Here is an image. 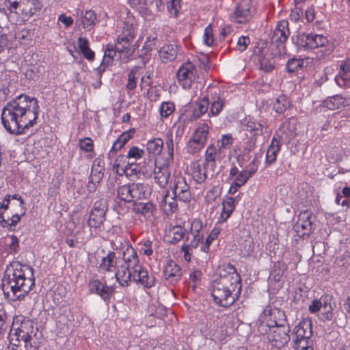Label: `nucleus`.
<instances>
[{
  "mask_svg": "<svg viewBox=\"0 0 350 350\" xmlns=\"http://www.w3.org/2000/svg\"><path fill=\"white\" fill-rule=\"evenodd\" d=\"M39 105L34 97L21 94L7 103L1 113L4 128L9 133L20 135L33 126L38 117Z\"/></svg>",
  "mask_w": 350,
  "mask_h": 350,
  "instance_id": "nucleus-1",
  "label": "nucleus"
},
{
  "mask_svg": "<svg viewBox=\"0 0 350 350\" xmlns=\"http://www.w3.org/2000/svg\"><path fill=\"white\" fill-rule=\"evenodd\" d=\"M35 286L33 269L27 264L13 261L6 267L2 278V290L11 300L22 301Z\"/></svg>",
  "mask_w": 350,
  "mask_h": 350,
  "instance_id": "nucleus-2",
  "label": "nucleus"
},
{
  "mask_svg": "<svg viewBox=\"0 0 350 350\" xmlns=\"http://www.w3.org/2000/svg\"><path fill=\"white\" fill-rule=\"evenodd\" d=\"M10 329L8 334L10 350H36V345L33 342L38 329L34 327L31 321H23L20 326Z\"/></svg>",
  "mask_w": 350,
  "mask_h": 350,
  "instance_id": "nucleus-3",
  "label": "nucleus"
},
{
  "mask_svg": "<svg viewBox=\"0 0 350 350\" xmlns=\"http://www.w3.org/2000/svg\"><path fill=\"white\" fill-rule=\"evenodd\" d=\"M241 289V284H230L226 279L218 280L215 281L212 285L211 295L215 304L227 308L238 299Z\"/></svg>",
  "mask_w": 350,
  "mask_h": 350,
  "instance_id": "nucleus-4",
  "label": "nucleus"
},
{
  "mask_svg": "<svg viewBox=\"0 0 350 350\" xmlns=\"http://www.w3.org/2000/svg\"><path fill=\"white\" fill-rule=\"evenodd\" d=\"M150 193L149 185L141 183L125 184L118 189V197L126 202L147 198Z\"/></svg>",
  "mask_w": 350,
  "mask_h": 350,
  "instance_id": "nucleus-5",
  "label": "nucleus"
},
{
  "mask_svg": "<svg viewBox=\"0 0 350 350\" xmlns=\"http://www.w3.org/2000/svg\"><path fill=\"white\" fill-rule=\"evenodd\" d=\"M260 332L265 335L272 347L277 349L283 347L290 340L289 325L264 328V329H260Z\"/></svg>",
  "mask_w": 350,
  "mask_h": 350,
  "instance_id": "nucleus-6",
  "label": "nucleus"
},
{
  "mask_svg": "<svg viewBox=\"0 0 350 350\" xmlns=\"http://www.w3.org/2000/svg\"><path fill=\"white\" fill-rule=\"evenodd\" d=\"M108 210V201L101 198L94 202L88 219V225L91 228L99 227L106 219Z\"/></svg>",
  "mask_w": 350,
  "mask_h": 350,
  "instance_id": "nucleus-7",
  "label": "nucleus"
},
{
  "mask_svg": "<svg viewBox=\"0 0 350 350\" xmlns=\"http://www.w3.org/2000/svg\"><path fill=\"white\" fill-rule=\"evenodd\" d=\"M264 314L266 323H262L259 326V332H260V329H264V328H271L273 326L288 325L285 313L278 308L265 309Z\"/></svg>",
  "mask_w": 350,
  "mask_h": 350,
  "instance_id": "nucleus-8",
  "label": "nucleus"
},
{
  "mask_svg": "<svg viewBox=\"0 0 350 350\" xmlns=\"http://www.w3.org/2000/svg\"><path fill=\"white\" fill-rule=\"evenodd\" d=\"M290 35L288 21L282 20L279 21L273 32L271 41L272 44H275L278 48L285 49V42Z\"/></svg>",
  "mask_w": 350,
  "mask_h": 350,
  "instance_id": "nucleus-9",
  "label": "nucleus"
},
{
  "mask_svg": "<svg viewBox=\"0 0 350 350\" xmlns=\"http://www.w3.org/2000/svg\"><path fill=\"white\" fill-rule=\"evenodd\" d=\"M196 69L190 62L183 64L177 72V79L184 89H190L195 79Z\"/></svg>",
  "mask_w": 350,
  "mask_h": 350,
  "instance_id": "nucleus-10",
  "label": "nucleus"
},
{
  "mask_svg": "<svg viewBox=\"0 0 350 350\" xmlns=\"http://www.w3.org/2000/svg\"><path fill=\"white\" fill-rule=\"evenodd\" d=\"M331 301L332 297L330 296H322L319 299L312 300L308 310L310 313H316L321 310L324 319L325 320H331L333 317V308Z\"/></svg>",
  "mask_w": 350,
  "mask_h": 350,
  "instance_id": "nucleus-11",
  "label": "nucleus"
},
{
  "mask_svg": "<svg viewBox=\"0 0 350 350\" xmlns=\"http://www.w3.org/2000/svg\"><path fill=\"white\" fill-rule=\"evenodd\" d=\"M173 194L180 201L189 202L191 199L190 187L187 183L185 178L176 176L173 180Z\"/></svg>",
  "mask_w": 350,
  "mask_h": 350,
  "instance_id": "nucleus-12",
  "label": "nucleus"
},
{
  "mask_svg": "<svg viewBox=\"0 0 350 350\" xmlns=\"http://www.w3.org/2000/svg\"><path fill=\"white\" fill-rule=\"evenodd\" d=\"M254 10L251 0H241L237 5L234 13V21L237 23L248 22L252 18Z\"/></svg>",
  "mask_w": 350,
  "mask_h": 350,
  "instance_id": "nucleus-13",
  "label": "nucleus"
},
{
  "mask_svg": "<svg viewBox=\"0 0 350 350\" xmlns=\"http://www.w3.org/2000/svg\"><path fill=\"white\" fill-rule=\"evenodd\" d=\"M202 222L199 219H195L190 227L189 234L187 237V241H189V244L183 245V249H187L188 247L196 248L198 247L200 241L203 239Z\"/></svg>",
  "mask_w": 350,
  "mask_h": 350,
  "instance_id": "nucleus-14",
  "label": "nucleus"
},
{
  "mask_svg": "<svg viewBox=\"0 0 350 350\" xmlns=\"http://www.w3.org/2000/svg\"><path fill=\"white\" fill-rule=\"evenodd\" d=\"M209 96L210 111L208 116H218L224 106V100L220 96V90L216 87L208 88Z\"/></svg>",
  "mask_w": 350,
  "mask_h": 350,
  "instance_id": "nucleus-15",
  "label": "nucleus"
},
{
  "mask_svg": "<svg viewBox=\"0 0 350 350\" xmlns=\"http://www.w3.org/2000/svg\"><path fill=\"white\" fill-rule=\"evenodd\" d=\"M312 336V323L310 319H304L296 325L292 332L293 340L309 339Z\"/></svg>",
  "mask_w": 350,
  "mask_h": 350,
  "instance_id": "nucleus-16",
  "label": "nucleus"
},
{
  "mask_svg": "<svg viewBox=\"0 0 350 350\" xmlns=\"http://www.w3.org/2000/svg\"><path fill=\"white\" fill-rule=\"evenodd\" d=\"M133 281L141 284L144 287L150 288L155 285L156 278L154 275H150L146 268L142 265L139 269L133 271Z\"/></svg>",
  "mask_w": 350,
  "mask_h": 350,
  "instance_id": "nucleus-17",
  "label": "nucleus"
},
{
  "mask_svg": "<svg viewBox=\"0 0 350 350\" xmlns=\"http://www.w3.org/2000/svg\"><path fill=\"white\" fill-rule=\"evenodd\" d=\"M163 275L167 281L174 284L180 280L182 271L174 260H169L163 267Z\"/></svg>",
  "mask_w": 350,
  "mask_h": 350,
  "instance_id": "nucleus-18",
  "label": "nucleus"
},
{
  "mask_svg": "<svg viewBox=\"0 0 350 350\" xmlns=\"http://www.w3.org/2000/svg\"><path fill=\"white\" fill-rule=\"evenodd\" d=\"M219 280L226 279L230 284H241V278L239 273H237L235 267L230 263L224 264L219 267Z\"/></svg>",
  "mask_w": 350,
  "mask_h": 350,
  "instance_id": "nucleus-19",
  "label": "nucleus"
},
{
  "mask_svg": "<svg viewBox=\"0 0 350 350\" xmlns=\"http://www.w3.org/2000/svg\"><path fill=\"white\" fill-rule=\"evenodd\" d=\"M225 157V152L221 151L213 143H211L206 148L204 154L206 165H211V167L216 165L217 161H221Z\"/></svg>",
  "mask_w": 350,
  "mask_h": 350,
  "instance_id": "nucleus-20",
  "label": "nucleus"
},
{
  "mask_svg": "<svg viewBox=\"0 0 350 350\" xmlns=\"http://www.w3.org/2000/svg\"><path fill=\"white\" fill-rule=\"evenodd\" d=\"M154 165V180L160 187L163 188L167 185L170 177L169 166L165 164L158 165L156 163Z\"/></svg>",
  "mask_w": 350,
  "mask_h": 350,
  "instance_id": "nucleus-21",
  "label": "nucleus"
},
{
  "mask_svg": "<svg viewBox=\"0 0 350 350\" xmlns=\"http://www.w3.org/2000/svg\"><path fill=\"white\" fill-rule=\"evenodd\" d=\"M122 260L125 266L131 268L133 271L139 269L140 265L137 253L130 245H128L122 253Z\"/></svg>",
  "mask_w": 350,
  "mask_h": 350,
  "instance_id": "nucleus-22",
  "label": "nucleus"
},
{
  "mask_svg": "<svg viewBox=\"0 0 350 350\" xmlns=\"http://www.w3.org/2000/svg\"><path fill=\"white\" fill-rule=\"evenodd\" d=\"M133 274L131 268H129L125 265H121L117 267L115 276L116 280L122 286H128L132 280H133Z\"/></svg>",
  "mask_w": 350,
  "mask_h": 350,
  "instance_id": "nucleus-23",
  "label": "nucleus"
},
{
  "mask_svg": "<svg viewBox=\"0 0 350 350\" xmlns=\"http://www.w3.org/2000/svg\"><path fill=\"white\" fill-rule=\"evenodd\" d=\"M208 165H201L198 161L192 162L191 164V176L197 184H202L207 179Z\"/></svg>",
  "mask_w": 350,
  "mask_h": 350,
  "instance_id": "nucleus-24",
  "label": "nucleus"
},
{
  "mask_svg": "<svg viewBox=\"0 0 350 350\" xmlns=\"http://www.w3.org/2000/svg\"><path fill=\"white\" fill-rule=\"evenodd\" d=\"M350 105V98L335 95L327 97L323 103V106L329 110H335Z\"/></svg>",
  "mask_w": 350,
  "mask_h": 350,
  "instance_id": "nucleus-25",
  "label": "nucleus"
},
{
  "mask_svg": "<svg viewBox=\"0 0 350 350\" xmlns=\"http://www.w3.org/2000/svg\"><path fill=\"white\" fill-rule=\"evenodd\" d=\"M132 210L135 214L141 215L146 219L152 217L157 211L156 206L150 202H135Z\"/></svg>",
  "mask_w": 350,
  "mask_h": 350,
  "instance_id": "nucleus-26",
  "label": "nucleus"
},
{
  "mask_svg": "<svg viewBox=\"0 0 350 350\" xmlns=\"http://www.w3.org/2000/svg\"><path fill=\"white\" fill-rule=\"evenodd\" d=\"M178 46L176 44H165L159 51V55L163 63L174 61L178 55Z\"/></svg>",
  "mask_w": 350,
  "mask_h": 350,
  "instance_id": "nucleus-27",
  "label": "nucleus"
},
{
  "mask_svg": "<svg viewBox=\"0 0 350 350\" xmlns=\"http://www.w3.org/2000/svg\"><path fill=\"white\" fill-rule=\"evenodd\" d=\"M113 168L116 169L117 172H118L119 170H122L126 176H131L132 174L129 173V170L135 174L138 172V166L135 163H126V157L123 155H120L116 159Z\"/></svg>",
  "mask_w": 350,
  "mask_h": 350,
  "instance_id": "nucleus-28",
  "label": "nucleus"
},
{
  "mask_svg": "<svg viewBox=\"0 0 350 350\" xmlns=\"http://www.w3.org/2000/svg\"><path fill=\"white\" fill-rule=\"evenodd\" d=\"M177 200L174 197L169 196V191H167L161 201L160 206L161 209L167 215L173 214L178 208Z\"/></svg>",
  "mask_w": 350,
  "mask_h": 350,
  "instance_id": "nucleus-29",
  "label": "nucleus"
},
{
  "mask_svg": "<svg viewBox=\"0 0 350 350\" xmlns=\"http://www.w3.org/2000/svg\"><path fill=\"white\" fill-rule=\"evenodd\" d=\"M42 8V4L39 0H24L21 12L29 18L40 12Z\"/></svg>",
  "mask_w": 350,
  "mask_h": 350,
  "instance_id": "nucleus-30",
  "label": "nucleus"
},
{
  "mask_svg": "<svg viewBox=\"0 0 350 350\" xmlns=\"http://www.w3.org/2000/svg\"><path fill=\"white\" fill-rule=\"evenodd\" d=\"M238 200L232 197H226L222 202V211L220 214V219L226 221L234 211Z\"/></svg>",
  "mask_w": 350,
  "mask_h": 350,
  "instance_id": "nucleus-31",
  "label": "nucleus"
},
{
  "mask_svg": "<svg viewBox=\"0 0 350 350\" xmlns=\"http://www.w3.org/2000/svg\"><path fill=\"white\" fill-rule=\"evenodd\" d=\"M117 260L118 258L116 253L110 251L105 256L102 258L99 269L104 271L111 272L117 267Z\"/></svg>",
  "mask_w": 350,
  "mask_h": 350,
  "instance_id": "nucleus-32",
  "label": "nucleus"
},
{
  "mask_svg": "<svg viewBox=\"0 0 350 350\" xmlns=\"http://www.w3.org/2000/svg\"><path fill=\"white\" fill-rule=\"evenodd\" d=\"M134 130H129L120 135L113 142L109 152V157H113L116 153L120 150L131 138H132Z\"/></svg>",
  "mask_w": 350,
  "mask_h": 350,
  "instance_id": "nucleus-33",
  "label": "nucleus"
},
{
  "mask_svg": "<svg viewBox=\"0 0 350 350\" xmlns=\"http://www.w3.org/2000/svg\"><path fill=\"white\" fill-rule=\"evenodd\" d=\"M131 5L134 7H139L142 9L154 8L160 11L164 9L163 0H129Z\"/></svg>",
  "mask_w": 350,
  "mask_h": 350,
  "instance_id": "nucleus-34",
  "label": "nucleus"
},
{
  "mask_svg": "<svg viewBox=\"0 0 350 350\" xmlns=\"http://www.w3.org/2000/svg\"><path fill=\"white\" fill-rule=\"evenodd\" d=\"M209 106V96H204L203 98L198 99L196 103L195 107L193 109L192 120H197L202 115L208 111Z\"/></svg>",
  "mask_w": 350,
  "mask_h": 350,
  "instance_id": "nucleus-35",
  "label": "nucleus"
},
{
  "mask_svg": "<svg viewBox=\"0 0 350 350\" xmlns=\"http://www.w3.org/2000/svg\"><path fill=\"white\" fill-rule=\"evenodd\" d=\"M280 142L276 137H273L267 150L266 163L267 164L271 165L275 161L278 153L280 150Z\"/></svg>",
  "mask_w": 350,
  "mask_h": 350,
  "instance_id": "nucleus-36",
  "label": "nucleus"
},
{
  "mask_svg": "<svg viewBox=\"0 0 350 350\" xmlns=\"http://www.w3.org/2000/svg\"><path fill=\"white\" fill-rule=\"evenodd\" d=\"M135 26L134 17L128 15L123 23L122 31L120 35L131 39H134Z\"/></svg>",
  "mask_w": 350,
  "mask_h": 350,
  "instance_id": "nucleus-37",
  "label": "nucleus"
},
{
  "mask_svg": "<svg viewBox=\"0 0 350 350\" xmlns=\"http://www.w3.org/2000/svg\"><path fill=\"white\" fill-rule=\"evenodd\" d=\"M250 178L245 173V171L241 170L240 173L234 178L230 187L228 190V193L234 194L239 188L243 186Z\"/></svg>",
  "mask_w": 350,
  "mask_h": 350,
  "instance_id": "nucleus-38",
  "label": "nucleus"
},
{
  "mask_svg": "<svg viewBox=\"0 0 350 350\" xmlns=\"http://www.w3.org/2000/svg\"><path fill=\"white\" fill-rule=\"evenodd\" d=\"M209 129L210 127L206 123H202L196 129L191 137L205 146L209 133Z\"/></svg>",
  "mask_w": 350,
  "mask_h": 350,
  "instance_id": "nucleus-39",
  "label": "nucleus"
},
{
  "mask_svg": "<svg viewBox=\"0 0 350 350\" xmlns=\"http://www.w3.org/2000/svg\"><path fill=\"white\" fill-rule=\"evenodd\" d=\"M292 41L299 48L312 49L310 44V42L312 41L311 33H306L304 32H298V33L296 36V38L292 37Z\"/></svg>",
  "mask_w": 350,
  "mask_h": 350,
  "instance_id": "nucleus-40",
  "label": "nucleus"
},
{
  "mask_svg": "<svg viewBox=\"0 0 350 350\" xmlns=\"http://www.w3.org/2000/svg\"><path fill=\"white\" fill-rule=\"evenodd\" d=\"M81 21L83 28L91 30L96 25V14L94 11L89 10L81 13Z\"/></svg>",
  "mask_w": 350,
  "mask_h": 350,
  "instance_id": "nucleus-41",
  "label": "nucleus"
},
{
  "mask_svg": "<svg viewBox=\"0 0 350 350\" xmlns=\"http://www.w3.org/2000/svg\"><path fill=\"white\" fill-rule=\"evenodd\" d=\"M133 39L119 35L117 38V42L113 47L119 53H129L130 51V45Z\"/></svg>",
  "mask_w": 350,
  "mask_h": 350,
  "instance_id": "nucleus-42",
  "label": "nucleus"
},
{
  "mask_svg": "<svg viewBox=\"0 0 350 350\" xmlns=\"http://www.w3.org/2000/svg\"><path fill=\"white\" fill-rule=\"evenodd\" d=\"M146 146L147 150L150 154L159 155L163 150V142L161 138H155L148 141Z\"/></svg>",
  "mask_w": 350,
  "mask_h": 350,
  "instance_id": "nucleus-43",
  "label": "nucleus"
},
{
  "mask_svg": "<svg viewBox=\"0 0 350 350\" xmlns=\"http://www.w3.org/2000/svg\"><path fill=\"white\" fill-rule=\"evenodd\" d=\"M291 106L288 98L284 96H279L273 103V109L279 113H284Z\"/></svg>",
  "mask_w": 350,
  "mask_h": 350,
  "instance_id": "nucleus-44",
  "label": "nucleus"
},
{
  "mask_svg": "<svg viewBox=\"0 0 350 350\" xmlns=\"http://www.w3.org/2000/svg\"><path fill=\"white\" fill-rule=\"evenodd\" d=\"M97 161H95L94 165L92 166V172L90 176V183L94 184H98L103 178V168L100 165V161H98L97 165L98 168L96 167L95 163Z\"/></svg>",
  "mask_w": 350,
  "mask_h": 350,
  "instance_id": "nucleus-45",
  "label": "nucleus"
},
{
  "mask_svg": "<svg viewBox=\"0 0 350 350\" xmlns=\"http://www.w3.org/2000/svg\"><path fill=\"white\" fill-rule=\"evenodd\" d=\"M234 138L232 134H224L217 141V146L221 151L230 149L233 144Z\"/></svg>",
  "mask_w": 350,
  "mask_h": 350,
  "instance_id": "nucleus-46",
  "label": "nucleus"
},
{
  "mask_svg": "<svg viewBox=\"0 0 350 350\" xmlns=\"http://www.w3.org/2000/svg\"><path fill=\"white\" fill-rule=\"evenodd\" d=\"M293 228L297 235L304 239L308 238L314 230V226H310V227H308V226H305L297 222H296Z\"/></svg>",
  "mask_w": 350,
  "mask_h": 350,
  "instance_id": "nucleus-47",
  "label": "nucleus"
},
{
  "mask_svg": "<svg viewBox=\"0 0 350 350\" xmlns=\"http://www.w3.org/2000/svg\"><path fill=\"white\" fill-rule=\"evenodd\" d=\"M311 40L310 44L312 49L319 47H325L326 44L328 43L327 38L320 34L311 33Z\"/></svg>",
  "mask_w": 350,
  "mask_h": 350,
  "instance_id": "nucleus-48",
  "label": "nucleus"
},
{
  "mask_svg": "<svg viewBox=\"0 0 350 350\" xmlns=\"http://www.w3.org/2000/svg\"><path fill=\"white\" fill-rule=\"evenodd\" d=\"M295 350H313V341L311 338L293 340Z\"/></svg>",
  "mask_w": 350,
  "mask_h": 350,
  "instance_id": "nucleus-49",
  "label": "nucleus"
},
{
  "mask_svg": "<svg viewBox=\"0 0 350 350\" xmlns=\"http://www.w3.org/2000/svg\"><path fill=\"white\" fill-rule=\"evenodd\" d=\"M261 156L262 153L256 154L254 159L247 165L245 169L243 170L250 178H252L257 172L259 165L258 158Z\"/></svg>",
  "mask_w": 350,
  "mask_h": 350,
  "instance_id": "nucleus-50",
  "label": "nucleus"
},
{
  "mask_svg": "<svg viewBox=\"0 0 350 350\" xmlns=\"http://www.w3.org/2000/svg\"><path fill=\"white\" fill-rule=\"evenodd\" d=\"M185 230L180 226H174L170 232L172 234V239L169 241L172 244H176L183 239L185 234Z\"/></svg>",
  "mask_w": 350,
  "mask_h": 350,
  "instance_id": "nucleus-51",
  "label": "nucleus"
},
{
  "mask_svg": "<svg viewBox=\"0 0 350 350\" xmlns=\"http://www.w3.org/2000/svg\"><path fill=\"white\" fill-rule=\"evenodd\" d=\"M175 110L174 104L172 102H163L159 108V113L162 118H167Z\"/></svg>",
  "mask_w": 350,
  "mask_h": 350,
  "instance_id": "nucleus-52",
  "label": "nucleus"
},
{
  "mask_svg": "<svg viewBox=\"0 0 350 350\" xmlns=\"http://www.w3.org/2000/svg\"><path fill=\"white\" fill-rule=\"evenodd\" d=\"M204 146V145L200 144V142L191 137L187 144L186 150L188 153L196 154L199 152Z\"/></svg>",
  "mask_w": 350,
  "mask_h": 350,
  "instance_id": "nucleus-53",
  "label": "nucleus"
},
{
  "mask_svg": "<svg viewBox=\"0 0 350 350\" xmlns=\"http://www.w3.org/2000/svg\"><path fill=\"white\" fill-rule=\"evenodd\" d=\"M246 131L253 133L254 135H262L263 132V125L254 120H248L246 125Z\"/></svg>",
  "mask_w": 350,
  "mask_h": 350,
  "instance_id": "nucleus-54",
  "label": "nucleus"
},
{
  "mask_svg": "<svg viewBox=\"0 0 350 350\" xmlns=\"http://www.w3.org/2000/svg\"><path fill=\"white\" fill-rule=\"evenodd\" d=\"M138 68H134L131 70L128 75V82L126 84V88L128 90H132L136 88L137 80L139 77V74H137Z\"/></svg>",
  "mask_w": 350,
  "mask_h": 350,
  "instance_id": "nucleus-55",
  "label": "nucleus"
},
{
  "mask_svg": "<svg viewBox=\"0 0 350 350\" xmlns=\"http://www.w3.org/2000/svg\"><path fill=\"white\" fill-rule=\"evenodd\" d=\"M303 60L298 59H289L286 64V70L288 72H297L299 69L303 66Z\"/></svg>",
  "mask_w": 350,
  "mask_h": 350,
  "instance_id": "nucleus-56",
  "label": "nucleus"
},
{
  "mask_svg": "<svg viewBox=\"0 0 350 350\" xmlns=\"http://www.w3.org/2000/svg\"><path fill=\"white\" fill-rule=\"evenodd\" d=\"M284 263L282 262L278 261L274 262L271 274L273 276L275 280H280L284 273Z\"/></svg>",
  "mask_w": 350,
  "mask_h": 350,
  "instance_id": "nucleus-57",
  "label": "nucleus"
},
{
  "mask_svg": "<svg viewBox=\"0 0 350 350\" xmlns=\"http://www.w3.org/2000/svg\"><path fill=\"white\" fill-rule=\"evenodd\" d=\"M165 144L168 153L167 160L172 161L174 159V145L172 133L167 134Z\"/></svg>",
  "mask_w": 350,
  "mask_h": 350,
  "instance_id": "nucleus-58",
  "label": "nucleus"
},
{
  "mask_svg": "<svg viewBox=\"0 0 350 350\" xmlns=\"http://www.w3.org/2000/svg\"><path fill=\"white\" fill-rule=\"evenodd\" d=\"M115 291L113 286H107L103 284L99 295L105 300L109 299L113 295Z\"/></svg>",
  "mask_w": 350,
  "mask_h": 350,
  "instance_id": "nucleus-59",
  "label": "nucleus"
},
{
  "mask_svg": "<svg viewBox=\"0 0 350 350\" xmlns=\"http://www.w3.org/2000/svg\"><path fill=\"white\" fill-rule=\"evenodd\" d=\"M157 40V35L155 33H153L149 35L147 37V39L145 42L144 49L146 51H150L156 46V43Z\"/></svg>",
  "mask_w": 350,
  "mask_h": 350,
  "instance_id": "nucleus-60",
  "label": "nucleus"
},
{
  "mask_svg": "<svg viewBox=\"0 0 350 350\" xmlns=\"http://www.w3.org/2000/svg\"><path fill=\"white\" fill-rule=\"evenodd\" d=\"M144 155V150L139 148L137 146H132L128 153L126 157V158H133L135 159H141Z\"/></svg>",
  "mask_w": 350,
  "mask_h": 350,
  "instance_id": "nucleus-61",
  "label": "nucleus"
},
{
  "mask_svg": "<svg viewBox=\"0 0 350 350\" xmlns=\"http://www.w3.org/2000/svg\"><path fill=\"white\" fill-rule=\"evenodd\" d=\"M180 7V0H171L168 2L167 8L171 15L176 16Z\"/></svg>",
  "mask_w": 350,
  "mask_h": 350,
  "instance_id": "nucleus-62",
  "label": "nucleus"
},
{
  "mask_svg": "<svg viewBox=\"0 0 350 350\" xmlns=\"http://www.w3.org/2000/svg\"><path fill=\"white\" fill-rule=\"evenodd\" d=\"M214 42L213 34V28L211 25H208L204 29V42L207 46H212Z\"/></svg>",
  "mask_w": 350,
  "mask_h": 350,
  "instance_id": "nucleus-63",
  "label": "nucleus"
},
{
  "mask_svg": "<svg viewBox=\"0 0 350 350\" xmlns=\"http://www.w3.org/2000/svg\"><path fill=\"white\" fill-rule=\"evenodd\" d=\"M79 147L81 150L88 152L93 150L94 142L90 137H85L79 142Z\"/></svg>",
  "mask_w": 350,
  "mask_h": 350,
  "instance_id": "nucleus-64",
  "label": "nucleus"
}]
</instances>
